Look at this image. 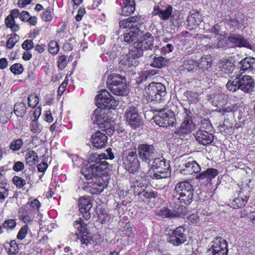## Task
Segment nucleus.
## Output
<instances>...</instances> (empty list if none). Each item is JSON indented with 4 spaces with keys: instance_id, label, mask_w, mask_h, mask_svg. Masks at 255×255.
<instances>
[{
    "instance_id": "1",
    "label": "nucleus",
    "mask_w": 255,
    "mask_h": 255,
    "mask_svg": "<svg viewBox=\"0 0 255 255\" xmlns=\"http://www.w3.org/2000/svg\"><path fill=\"white\" fill-rule=\"evenodd\" d=\"M108 158L105 153L92 154L89 158V164L82 170V174L87 180L83 184V189L92 194H97L102 192L107 187L110 176L107 174L108 163Z\"/></svg>"
},
{
    "instance_id": "2",
    "label": "nucleus",
    "mask_w": 255,
    "mask_h": 255,
    "mask_svg": "<svg viewBox=\"0 0 255 255\" xmlns=\"http://www.w3.org/2000/svg\"><path fill=\"white\" fill-rule=\"evenodd\" d=\"M111 97L110 93L106 89L101 91L96 97V104L98 108L94 111L91 118L93 123L110 136L112 134Z\"/></svg>"
},
{
    "instance_id": "3",
    "label": "nucleus",
    "mask_w": 255,
    "mask_h": 255,
    "mask_svg": "<svg viewBox=\"0 0 255 255\" xmlns=\"http://www.w3.org/2000/svg\"><path fill=\"white\" fill-rule=\"evenodd\" d=\"M143 23V19L139 16H131L121 20L119 26L121 29H126L124 33V41L130 43L141 35L142 31L140 26Z\"/></svg>"
},
{
    "instance_id": "4",
    "label": "nucleus",
    "mask_w": 255,
    "mask_h": 255,
    "mask_svg": "<svg viewBox=\"0 0 255 255\" xmlns=\"http://www.w3.org/2000/svg\"><path fill=\"white\" fill-rule=\"evenodd\" d=\"M192 185L187 181L179 182L176 184L172 192V201L174 204L182 205L184 209L185 206L192 202L194 195Z\"/></svg>"
},
{
    "instance_id": "5",
    "label": "nucleus",
    "mask_w": 255,
    "mask_h": 255,
    "mask_svg": "<svg viewBox=\"0 0 255 255\" xmlns=\"http://www.w3.org/2000/svg\"><path fill=\"white\" fill-rule=\"evenodd\" d=\"M143 173L147 174L153 179H160L166 178L170 176V165L162 156L153 159L148 170L145 168Z\"/></svg>"
},
{
    "instance_id": "6",
    "label": "nucleus",
    "mask_w": 255,
    "mask_h": 255,
    "mask_svg": "<svg viewBox=\"0 0 255 255\" xmlns=\"http://www.w3.org/2000/svg\"><path fill=\"white\" fill-rule=\"evenodd\" d=\"M139 157L142 161L141 169L144 172L145 168L148 170L150 167V162L153 160L156 153V149L153 144L142 143L139 144L137 148Z\"/></svg>"
},
{
    "instance_id": "7",
    "label": "nucleus",
    "mask_w": 255,
    "mask_h": 255,
    "mask_svg": "<svg viewBox=\"0 0 255 255\" xmlns=\"http://www.w3.org/2000/svg\"><path fill=\"white\" fill-rule=\"evenodd\" d=\"M144 96L148 101H162L166 93L165 87L161 83L152 82L145 88Z\"/></svg>"
},
{
    "instance_id": "8",
    "label": "nucleus",
    "mask_w": 255,
    "mask_h": 255,
    "mask_svg": "<svg viewBox=\"0 0 255 255\" xmlns=\"http://www.w3.org/2000/svg\"><path fill=\"white\" fill-rule=\"evenodd\" d=\"M74 226L79 231L80 237L79 238L81 244L87 247H93L96 244L93 236L89 233L87 224L84 222L82 218L76 221Z\"/></svg>"
},
{
    "instance_id": "9",
    "label": "nucleus",
    "mask_w": 255,
    "mask_h": 255,
    "mask_svg": "<svg viewBox=\"0 0 255 255\" xmlns=\"http://www.w3.org/2000/svg\"><path fill=\"white\" fill-rule=\"evenodd\" d=\"M123 159L126 169L129 173L136 172L140 167L135 149L128 150L123 153Z\"/></svg>"
},
{
    "instance_id": "10",
    "label": "nucleus",
    "mask_w": 255,
    "mask_h": 255,
    "mask_svg": "<svg viewBox=\"0 0 255 255\" xmlns=\"http://www.w3.org/2000/svg\"><path fill=\"white\" fill-rule=\"evenodd\" d=\"M153 119L156 125L162 127L173 126L176 121L174 112L167 109H160Z\"/></svg>"
},
{
    "instance_id": "11",
    "label": "nucleus",
    "mask_w": 255,
    "mask_h": 255,
    "mask_svg": "<svg viewBox=\"0 0 255 255\" xmlns=\"http://www.w3.org/2000/svg\"><path fill=\"white\" fill-rule=\"evenodd\" d=\"M227 241L220 237H216L211 243L208 250L210 255H227L228 252Z\"/></svg>"
},
{
    "instance_id": "12",
    "label": "nucleus",
    "mask_w": 255,
    "mask_h": 255,
    "mask_svg": "<svg viewBox=\"0 0 255 255\" xmlns=\"http://www.w3.org/2000/svg\"><path fill=\"white\" fill-rule=\"evenodd\" d=\"M128 86L124 82V78L117 74H113V94L125 96L128 94Z\"/></svg>"
},
{
    "instance_id": "13",
    "label": "nucleus",
    "mask_w": 255,
    "mask_h": 255,
    "mask_svg": "<svg viewBox=\"0 0 255 255\" xmlns=\"http://www.w3.org/2000/svg\"><path fill=\"white\" fill-rule=\"evenodd\" d=\"M167 242L174 246H178L186 241V235L185 229L182 226L176 228L171 234H169Z\"/></svg>"
},
{
    "instance_id": "14",
    "label": "nucleus",
    "mask_w": 255,
    "mask_h": 255,
    "mask_svg": "<svg viewBox=\"0 0 255 255\" xmlns=\"http://www.w3.org/2000/svg\"><path fill=\"white\" fill-rule=\"evenodd\" d=\"M125 116L129 124L134 128H139L142 125L141 119L137 114L135 107L130 106L128 108Z\"/></svg>"
},
{
    "instance_id": "15",
    "label": "nucleus",
    "mask_w": 255,
    "mask_h": 255,
    "mask_svg": "<svg viewBox=\"0 0 255 255\" xmlns=\"http://www.w3.org/2000/svg\"><path fill=\"white\" fill-rule=\"evenodd\" d=\"M238 78L239 82V89L246 93H250L253 91L255 87V81L251 76L242 75L240 73L238 74Z\"/></svg>"
},
{
    "instance_id": "16",
    "label": "nucleus",
    "mask_w": 255,
    "mask_h": 255,
    "mask_svg": "<svg viewBox=\"0 0 255 255\" xmlns=\"http://www.w3.org/2000/svg\"><path fill=\"white\" fill-rule=\"evenodd\" d=\"M190 111L185 110L183 114V122L180 128V131L183 134L190 133L195 129V124L193 123Z\"/></svg>"
},
{
    "instance_id": "17",
    "label": "nucleus",
    "mask_w": 255,
    "mask_h": 255,
    "mask_svg": "<svg viewBox=\"0 0 255 255\" xmlns=\"http://www.w3.org/2000/svg\"><path fill=\"white\" fill-rule=\"evenodd\" d=\"M172 12L173 7L170 5L162 6L161 7L155 5L153 8L152 14L158 16L163 20H166L171 16Z\"/></svg>"
},
{
    "instance_id": "18",
    "label": "nucleus",
    "mask_w": 255,
    "mask_h": 255,
    "mask_svg": "<svg viewBox=\"0 0 255 255\" xmlns=\"http://www.w3.org/2000/svg\"><path fill=\"white\" fill-rule=\"evenodd\" d=\"M183 209L182 205L174 204L173 202L172 210L166 207L162 208L158 213V215L163 218H173L180 216L183 213Z\"/></svg>"
},
{
    "instance_id": "19",
    "label": "nucleus",
    "mask_w": 255,
    "mask_h": 255,
    "mask_svg": "<svg viewBox=\"0 0 255 255\" xmlns=\"http://www.w3.org/2000/svg\"><path fill=\"white\" fill-rule=\"evenodd\" d=\"M219 173L218 171L214 168H209L206 171L198 174L196 179L206 185L210 184L212 180L214 179Z\"/></svg>"
},
{
    "instance_id": "20",
    "label": "nucleus",
    "mask_w": 255,
    "mask_h": 255,
    "mask_svg": "<svg viewBox=\"0 0 255 255\" xmlns=\"http://www.w3.org/2000/svg\"><path fill=\"white\" fill-rule=\"evenodd\" d=\"M238 196L239 197L236 198L231 203V206L235 209L241 208L246 205L250 196L249 192L242 188L238 193Z\"/></svg>"
},
{
    "instance_id": "21",
    "label": "nucleus",
    "mask_w": 255,
    "mask_h": 255,
    "mask_svg": "<svg viewBox=\"0 0 255 255\" xmlns=\"http://www.w3.org/2000/svg\"><path fill=\"white\" fill-rule=\"evenodd\" d=\"M195 137L197 141L203 145L211 144L214 140L213 134L204 129H198Z\"/></svg>"
},
{
    "instance_id": "22",
    "label": "nucleus",
    "mask_w": 255,
    "mask_h": 255,
    "mask_svg": "<svg viewBox=\"0 0 255 255\" xmlns=\"http://www.w3.org/2000/svg\"><path fill=\"white\" fill-rule=\"evenodd\" d=\"M228 21L230 25L238 29H243L246 26L244 19L241 13H231L229 15Z\"/></svg>"
},
{
    "instance_id": "23",
    "label": "nucleus",
    "mask_w": 255,
    "mask_h": 255,
    "mask_svg": "<svg viewBox=\"0 0 255 255\" xmlns=\"http://www.w3.org/2000/svg\"><path fill=\"white\" fill-rule=\"evenodd\" d=\"M92 145L98 148L103 147L107 143L108 137L100 131L96 132L91 137Z\"/></svg>"
},
{
    "instance_id": "24",
    "label": "nucleus",
    "mask_w": 255,
    "mask_h": 255,
    "mask_svg": "<svg viewBox=\"0 0 255 255\" xmlns=\"http://www.w3.org/2000/svg\"><path fill=\"white\" fill-rule=\"evenodd\" d=\"M241 70L247 71L249 73H255V58L247 57L239 63Z\"/></svg>"
},
{
    "instance_id": "25",
    "label": "nucleus",
    "mask_w": 255,
    "mask_h": 255,
    "mask_svg": "<svg viewBox=\"0 0 255 255\" xmlns=\"http://www.w3.org/2000/svg\"><path fill=\"white\" fill-rule=\"evenodd\" d=\"M229 40L235 45L239 47H245L249 49H252V45L241 35L233 34L229 37Z\"/></svg>"
},
{
    "instance_id": "26",
    "label": "nucleus",
    "mask_w": 255,
    "mask_h": 255,
    "mask_svg": "<svg viewBox=\"0 0 255 255\" xmlns=\"http://www.w3.org/2000/svg\"><path fill=\"white\" fill-rule=\"evenodd\" d=\"M201 170L200 165L193 160H189L184 164V174L192 175L197 173Z\"/></svg>"
},
{
    "instance_id": "27",
    "label": "nucleus",
    "mask_w": 255,
    "mask_h": 255,
    "mask_svg": "<svg viewBox=\"0 0 255 255\" xmlns=\"http://www.w3.org/2000/svg\"><path fill=\"white\" fill-rule=\"evenodd\" d=\"M134 0H124L122 5L121 14L124 16L131 15L135 10Z\"/></svg>"
},
{
    "instance_id": "28",
    "label": "nucleus",
    "mask_w": 255,
    "mask_h": 255,
    "mask_svg": "<svg viewBox=\"0 0 255 255\" xmlns=\"http://www.w3.org/2000/svg\"><path fill=\"white\" fill-rule=\"evenodd\" d=\"M40 203L37 199L29 200L22 208V210L26 213L36 214L39 211Z\"/></svg>"
},
{
    "instance_id": "29",
    "label": "nucleus",
    "mask_w": 255,
    "mask_h": 255,
    "mask_svg": "<svg viewBox=\"0 0 255 255\" xmlns=\"http://www.w3.org/2000/svg\"><path fill=\"white\" fill-rule=\"evenodd\" d=\"M153 41L154 39L152 34L147 32L143 36H141L140 38V40L136 42L138 46H141L144 49H147L153 45Z\"/></svg>"
},
{
    "instance_id": "30",
    "label": "nucleus",
    "mask_w": 255,
    "mask_h": 255,
    "mask_svg": "<svg viewBox=\"0 0 255 255\" xmlns=\"http://www.w3.org/2000/svg\"><path fill=\"white\" fill-rule=\"evenodd\" d=\"M201 21V16L198 13H192L187 17V25L190 29L195 28Z\"/></svg>"
},
{
    "instance_id": "31",
    "label": "nucleus",
    "mask_w": 255,
    "mask_h": 255,
    "mask_svg": "<svg viewBox=\"0 0 255 255\" xmlns=\"http://www.w3.org/2000/svg\"><path fill=\"white\" fill-rule=\"evenodd\" d=\"M219 67L220 70L226 73H232L234 70V65L229 60H222L219 63Z\"/></svg>"
},
{
    "instance_id": "32",
    "label": "nucleus",
    "mask_w": 255,
    "mask_h": 255,
    "mask_svg": "<svg viewBox=\"0 0 255 255\" xmlns=\"http://www.w3.org/2000/svg\"><path fill=\"white\" fill-rule=\"evenodd\" d=\"M79 211L81 213L83 211H90L92 207L91 199L89 197H82L80 198L78 203Z\"/></svg>"
},
{
    "instance_id": "33",
    "label": "nucleus",
    "mask_w": 255,
    "mask_h": 255,
    "mask_svg": "<svg viewBox=\"0 0 255 255\" xmlns=\"http://www.w3.org/2000/svg\"><path fill=\"white\" fill-rule=\"evenodd\" d=\"M37 153L33 150H30L25 154V159L29 166L34 165L38 161Z\"/></svg>"
},
{
    "instance_id": "34",
    "label": "nucleus",
    "mask_w": 255,
    "mask_h": 255,
    "mask_svg": "<svg viewBox=\"0 0 255 255\" xmlns=\"http://www.w3.org/2000/svg\"><path fill=\"white\" fill-rule=\"evenodd\" d=\"M150 65L153 67L161 68L167 65L168 61L162 56L154 57Z\"/></svg>"
},
{
    "instance_id": "35",
    "label": "nucleus",
    "mask_w": 255,
    "mask_h": 255,
    "mask_svg": "<svg viewBox=\"0 0 255 255\" xmlns=\"http://www.w3.org/2000/svg\"><path fill=\"white\" fill-rule=\"evenodd\" d=\"M13 110L17 117H23L26 113V105L23 102L17 103L14 105Z\"/></svg>"
},
{
    "instance_id": "36",
    "label": "nucleus",
    "mask_w": 255,
    "mask_h": 255,
    "mask_svg": "<svg viewBox=\"0 0 255 255\" xmlns=\"http://www.w3.org/2000/svg\"><path fill=\"white\" fill-rule=\"evenodd\" d=\"M5 23L7 27H8L13 32L18 31L19 26L15 23V19L7 15L5 19Z\"/></svg>"
},
{
    "instance_id": "37",
    "label": "nucleus",
    "mask_w": 255,
    "mask_h": 255,
    "mask_svg": "<svg viewBox=\"0 0 255 255\" xmlns=\"http://www.w3.org/2000/svg\"><path fill=\"white\" fill-rule=\"evenodd\" d=\"M43 127L38 121V119L35 117L29 125V129L30 131L35 134L39 133L42 130Z\"/></svg>"
},
{
    "instance_id": "38",
    "label": "nucleus",
    "mask_w": 255,
    "mask_h": 255,
    "mask_svg": "<svg viewBox=\"0 0 255 255\" xmlns=\"http://www.w3.org/2000/svg\"><path fill=\"white\" fill-rule=\"evenodd\" d=\"M233 77H231V79L229 80L226 84V88L229 91H236L237 89H239V82H238L239 79L238 78V74H236V78L233 79Z\"/></svg>"
},
{
    "instance_id": "39",
    "label": "nucleus",
    "mask_w": 255,
    "mask_h": 255,
    "mask_svg": "<svg viewBox=\"0 0 255 255\" xmlns=\"http://www.w3.org/2000/svg\"><path fill=\"white\" fill-rule=\"evenodd\" d=\"M144 50L145 49L143 47L138 46L137 43L135 42L134 43V46L131 50L130 55L135 58L140 57L142 55Z\"/></svg>"
},
{
    "instance_id": "40",
    "label": "nucleus",
    "mask_w": 255,
    "mask_h": 255,
    "mask_svg": "<svg viewBox=\"0 0 255 255\" xmlns=\"http://www.w3.org/2000/svg\"><path fill=\"white\" fill-rule=\"evenodd\" d=\"M141 190H142L141 187L139 186L137 181L136 180L135 182L131 183L128 192L129 194L136 196L139 195Z\"/></svg>"
},
{
    "instance_id": "41",
    "label": "nucleus",
    "mask_w": 255,
    "mask_h": 255,
    "mask_svg": "<svg viewBox=\"0 0 255 255\" xmlns=\"http://www.w3.org/2000/svg\"><path fill=\"white\" fill-rule=\"evenodd\" d=\"M184 96L186 97L189 103H195L198 101V95L196 92L187 91L184 92Z\"/></svg>"
},
{
    "instance_id": "42",
    "label": "nucleus",
    "mask_w": 255,
    "mask_h": 255,
    "mask_svg": "<svg viewBox=\"0 0 255 255\" xmlns=\"http://www.w3.org/2000/svg\"><path fill=\"white\" fill-rule=\"evenodd\" d=\"M23 144V140L21 138H18L11 142L9 145V148L13 151H16L21 148Z\"/></svg>"
},
{
    "instance_id": "43",
    "label": "nucleus",
    "mask_w": 255,
    "mask_h": 255,
    "mask_svg": "<svg viewBox=\"0 0 255 255\" xmlns=\"http://www.w3.org/2000/svg\"><path fill=\"white\" fill-rule=\"evenodd\" d=\"M6 250L9 255H15L19 251L18 245L15 241H12L8 244V247H6Z\"/></svg>"
},
{
    "instance_id": "44",
    "label": "nucleus",
    "mask_w": 255,
    "mask_h": 255,
    "mask_svg": "<svg viewBox=\"0 0 255 255\" xmlns=\"http://www.w3.org/2000/svg\"><path fill=\"white\" fill-rule=\"evenodd\" d=\"M48 51L53 55L57 54L59 51V46L56 41L51 40L48 44Z\"/></svg>"
},
{
    "instance_id": "45",
    "label": "nucleus",
    "mask_w": 255,
    "mask_h": 255,
    "mask_svg": "<svg viewBox=\"0 0 255 255\" xmlns=\"http://www.w3.org/2000/svg\"><path fill=\"white\" fill-rule=\"evenodd\" d=\"M19 38V36L16 34L11 35L6 42V47L9 49L12 48L18 41Z\"/></svg>"
},
{
    "instance_id": "46",
    "label": "nucleus",
    "mask_w": 255,
    "mask_h": 255,
    "mask_svg": "<svg viewBox=\"0 0 255 255\" xmlns=\"http://www.w3.org/2000/svg\"><path fill=\"white\" fill-rule=\"evenodd\" d=\"M12 182L18 189L22 188L26 184L25 180L18 176H14L13 177Z\"/></svg>"
},
{
    "instance_id": "47",
    "label": "nucleus",
    "mask_w": 255,
    "mask_h": 255,
    "mask_svg": "<svg viewBox=\"0 0 255 255\" xmlns=\"http://www.w3.org/2000/svg\"><path fill=\"white\" fill-rule=\"evenodd\" d=\"M212 63L211 61L207 60V59L205 57H202L201 58L200 61L198 63V66L199 68L203 70H208L211 67Z\"/></svg>"
},
{
    "instance_id": "48",
    "label": "nucleus",
    "mask_w": 255,
    "mask_h": 255,
    "mask_svg": "<svg viewBox=\"0 0 255 255\" xmlns=\"http://www.w3.org/2000/svg\"><path fill=\"white\" fill-rule=\"evenodd\" d=\"M28 229L29 228L27 225L23 226L17 233V238L20 240L24 239L28 233Z\"/></svg>"
},
{
    "instance_id": "49",
    "label": "nucleus",
    "mask_w": 255,
    "mask_h": 255,
    "mask_svg": "<svg viewBox=\"0 0 255 255\" xmlns=\"http://www.w3.org/2000/svg\"><path fill=\"white\" fill-rule=\"evenodd\" d=\"M66 56L64 55H60L57 60V66L61 70H63L67 65Z\"/></svg>"
},
{
    "instance_id": "50",
    "label": "nucleus",
    "mask_w": 255,
    "mask_h": 255,
    "mask_svg": "<svg viewBox=\"0 0 255 255\" xmlns=\"http://www.w3.org/2000/svg\"><path fill=\"white\" fill-rule=\"evenodd\" d=\"M183 66L185 69L190 71L194 70L197 66V65L195 61L189 59L184 63Z\"/></svg>"
},
{
    "instance_id": "51",
    "label": "nucleus",
    "mask_w": 255,
    "mask_h": 255,
    "mask_svg": "<svg viewBox=\"0 0 255 255\" xmlns=\"http://www.w3.org/2000/svg\"><path fill=\"white\" fill-rule=\"evenodd\" d=\"M10 71L14 74H20L23 71V66L19 63H15L10 67Z\"/></svg>"
},
{
    "instance_id": "52",
    "label": "nucleus",
    "mask_w": 255,
    "mask_h": 255,
    "mask_svg": "<svg viewBox=\"0 0 255 255\" xmlns=\"http://www.w3.org/2000/svg\"><path fill=\"white\" fill-rule=\"evenodd\" d=\"M38 103V98L34 95H30L28 97V105L29 107L34 108Z\"/></svg>"
},
{
    "instance_id": "53",
    "label": "nucleus",
    "mask_w": 255,
    "mask_h": 255,
    "mask_svg": "<svg viewBox=\"0 0 255 255\" xmlns=\"http://www.w3.org/2000/svg\"><path fill=\"white\" fill-rule=\"evenodd\" d=\"M16 226L15 220L9 219L6 220L3 224V228L7 230H12Z\"/></svg>"
},
{
    "instance_id": "54",
    "label": "nucleus",
    "mask_w": 255,
    "mask_h": 255,
    "mask_svg": "<svg viewBox=\"0 0 255 255\" xmlns=\"http://www.w3.org/2000/svg\"><path fill=\"white\" fill-rule=\"evenodd\" d=\"M52 9L50 7H48L47 9L44 11L42 15V18L45 21H49L52 20Z\"/></svg>"
},
{
    "instance_id": "55",
    "label": "nucleus",
    "mask_w": 255,
    "mask_h": 255,
    "mask_svg": "<svg viewBox=\"0 0 255 255\" xmlns=\"http://www.w3.org/2000/svg\"><path fill=\"white\" fill-rule=\"evenodd\" d=\"M139 196H140L141 198H142V197H144L146 199H150L152 198H155L156 194L154 192H147L144 190H141Z\"/></svg>"
},
{
    "instance_id": "56",
    "label": "nucleus",
    "mask_w": 255,
    "mask_h": 255,
    "mask_svg": "<svg viewBox=\"0 0 255 255\" xmlns=\"http://www.w3.org/2000/svg\"><path fill=\"white\" fill-rule=\"evenodd\" d=\"M35 215L33 213L25 212V214L22 217V220L25 223L31 222L34 219Z\"/></svg>"
},
{
    "instance_id": "57",
    "label": "nucleus",
    "mask_w": 255,
    "mask_h": 255,
    "mask_svg": "<svg viewBox=\"0 0 255 255\" xmlns=\"http://www.w3.org/2000/svg\"><path fill=\"white\" fill-rule=\"evenodd\" d=\"M33 47L34 44L31 40H26L22 44V48L26 50H29L33 48Z\"/></svg>"
},
{
    "instance_id": "58",
    "label": "nucleus",
    "mask_w": 255,
    "mask_h": 255,
    "mask_svg": "<svg viewBox=\"0 0 255 255\" xmlns=\"http://www.w3.org/2000/svg\"><path fill=\"white\" fill-rule=\"evenodd\" d=\"M8 195V191L5 186H0V200L5 199Z\"/></svg>"
},
{
    "instance_id": "59",
    "label": "nucleus",
    "mask_w": 255,
    "mask_h": 255,
    "mask_svg": "<svg viewBox=\"0 0 255 255\" xmlns=\"http://www.w3.org/2000/svg\"><path fill=\"white\" fill-rule=\"evenodd\" d=\"M30 16V13L27 11H22L20 14V19L23 22H27Z\"/></svg>"
},
{
    "instance_id": "60",
    "label": "nucleus",
    "mask_w": 255,
    "mask_h": 255,
    "mask_svg": "<svg viewBox=\"0 0 255 255\" xmlns=\"http://www.w3.org/2000/svg\"><path fill=\"white\" fill-rule=\"evenodd\" d=\"M72 160L73 162L74 165L77 167H79L83 163V159L76 155L72 156Z\"/></svg>"
},
{
    "instance_id": "61",
    "label": "nucleus",
    "mask_w": 255,
    "mask_h": 255,
    "mask_svg": "<svg viewBox=\"0 0 255 255\" xmlns=\"http://www.w3.org/2000/svg\"><path fill=\"white\" fill-rule=\"evenodd\" d=\"M127 226V229L122 231V236H126L128 237L129 238H133L134 236V234L132 231V229L130 227H128V225H126Z\"/></svg>"
},
{
    "instance_id": "62",
    "label": "nucleus",
    "mask_w": 255,
    "mask_h": 255,
    "mask_svg": "<svg viewBox=\"0 0 255 255\" xmlns=\"http://www.w3.org/2000/svg\"><path fill=\"white\" fill-rule=\"evenodd\" d=\"M188 220L190 222L193 224L197 223L200 221L199 217L197 214H192L190 215L188 217Z\"/></svg>"
},
{
    "instance_id": "63",
    "label": "nucleus",
    "mask_w": 255,
    "mask_h": 255,
    "mask_svg": "<svg viewBox=\"0 0 255 255\" xmlns=\"http://www.w3.org/2000/svg\"><path fill=\"white\" fill-rule=\"evenodd\" d=\"M24 164L21 161L16 162L13 166V169L15 171H21L24 168Z\"/></svg>"
},
{
    "instance_id": "64",
    "label": "nucleus",
    "mask_w": 255,
    "mask_h": 255,
    "mask_svg": "<svg viewBox=\"0 0 255 255\" xmlns=\"http://www.w3.org/2000/svg\"><path fill=\"white\" fill-rule=\"evenodd\" d=\"M86 10L84 8L80 7V8L78 10L77 14L76 15L75 18L77 21H80L84 14L85 13Z\"/></svg>"
}]
</instances>
